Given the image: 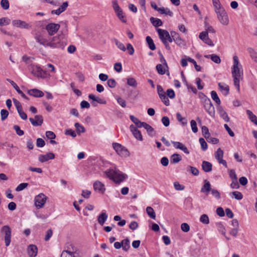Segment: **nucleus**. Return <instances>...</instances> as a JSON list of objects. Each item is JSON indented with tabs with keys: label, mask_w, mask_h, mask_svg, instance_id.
<instances>
[{
	"label": "nucleus",
	"mask_w": 257,
	"mask_h": 257,
	"mask_svg": "<svg viewBox=\"0 0 257 257\" xmlns=\"http://www.w3.org/2000/svg\"><path fill=\"white\" fill-rule=\"evenodd\" d=\"M201 145V149L203 151H205L207 149V144L203 138H200L199 140Z\"/></svg>",
	"instance_id": "nucleus-52"
},
{
	"label": "nucleus",
	"mask_w": 257,
	"mask_h": 257,
	"mask_svg": "<svg viewBox=\"0 0 257 257\" xmlns=\"http://www.w3.org/2000/svg\"><path fill=\"white\" fill-rule=\"evenodd\" d=\"M130 128L133 136L136 139L141 141L143 140V137L141 132L135 125L133 124L131 125Z\"/></svg>",
	"instance_id": "nucleus-14"
},
{
	"label": "nucleus",
	"mask_w": 257,
	"mask_h": 257,
	"mask_svg": "<svg viewBox=\"0 0 257 257\" xmlns=\"http://www.w3.org/2000/svg\"><path fill=\"white\" fill-rule=\"evenodd\" d=\"M150 21L152 25L156 27L161 26L163 24L162 21L158 18H154L153 17H151L150 18Z\"/></svg>",
	"instance_id": "nucleus-34"
},
{
	"label": "nucleus",
	"mask_w": 257,
	"mask_h": 257,
	"mask_svg": "<svg viewBox=\"0 0 257 257\" xmlns=\"http://www.w3.org/2000/svg\"><path fill=\"white\" fill-rule=\"evenodd\" d=\"M46 136L47 138L53 140L56 138L55 134L52 131H47L46 132Z\"/></svg>",
	"instance_id": "nucleus-64"
},
{
	"label": "nucleus",
	"mask_w": 257,
	"mask_h": 257,
	"mask_svg": "<svg viewBox=\"0 0 257 257\" xmlns=\"http://www.w3.org/2000/svg\"><path fill=\"white\" fill-rule=\"evenodd\" d=\"M233 65L231 68V73L233 78L234 85L239 91V81L242 79L243 72L242 70V66L239 63L237 56H234L233 57Z\"/></svg>",
	"instance_id": "nucleus-1"
},
{
	"label": "nucleus",
	"mask_w": 257,
	"mask_h": 257,
	"mask_svg": "<svg viewBox=\"0 0 257 257\" xmlns=\"http://www.w3.org/2000/svg\"><path fill=\"white\" fill-rule=\"evenodd\" d=\"M176 117L177 120L181 122L183 125H185L187 124V122L185 118L183 117L181 114L179 112L177 113Z\"/></svg>",
	"instance_id": "nucleus-49"
},
{
	"label": "nucleus",
	"mask_w": 257,
	"mask_h": 257,
	"mask_svg": "<svg viewBox=\"0 0 257 257\" xmlns=\"http://www.w3.org/2000/svg\"><path fill=\"white\" fill-rule=\"evenodd\" d=\"M166 67L163 65L159 64L156 66V70L158 73L160 75H164L165 74L166 71Z\"/></svg>",
	"instance_id": "nucleus-37"
},
{
	"label": "nucleus",
	"mask_w": 257,
	"mask_h": 257,
	"mask_svg": "<svg viewBox=\"0 0 257 257\" xmlns=\"http://www.w3.org/2000/svg\"><path fill=\"white\" fill-rule=\"evenodd\" d=\"M158 12H159L161 14L169 15L170 17L173 16V13L168 8H164L163 7L160 8V9L158 10Z\"/></svg>",
	"instance_id": "nucleus-35"
},
{
	"label": "nucleus",
	"mask_w": 257,
	"mask_h": 257,
	"mask_svg": "<svg viewBox=\"0 0 257 257\" xmlns=\"http://www.w3.org/2000/svg\"><path fill=\"white\" fill-rule=\"evenodd\" d=\"M190 123L192 131L194 133H197L198 131V128L197 127V123L196 121L194 120H192L190 122Z\"/></svg>",
	"instance_id": "nucleus-63"
},
{
	"label": "nucleus",
	"mask_w": 257,
	"mask_h": 257,
	"mask_svg": "<svg viewBox=\"0 0 257 257\" xmlns=\"http://www.w3.org/2000/svg\"><path fill=\"white\" fill-rule=\"evenodd\" d=\"M29 120L33 126H41L43 123V118L41 115H36L35 118L32 117L29 118Z\"/></svg>",
	"instance_id": "nucleus-13"
},
{
	"label": "nucleus",
	"mask_w": 257,
	"mask_h": 257,
	"mask_svg": "<svg viewBox=\"0 0 257 257\" xmlns=\"http://www.w3.org/2000/svg\"><path fill=\"white\" fill-rule=\"evenodd\" d=\"M127 84L129 86L136 87L137 86L138 83L134 78L130 77L127 78Z\"/></svg>",
	"instance_id": "nucleus-41"
},
{
	"label": "nucleus",
	"mask_w": 257,
	"mask_h": 257,
	"mask_svg": "<svg viewBox=\"0 0 257 257\" xmlns=\"http://www.w3.org/2000/svg\"><path fill=\"white\" fill-rule=\"evenodd\" d=\"M55 158V154L53 153H48L45 155H40L39 156L38 160L41 163L48 161L49 160L54 159Z\"/></svg>",
	"instance_id": "nucleus-16"
},
{
	"label": "nucleus",
	"mask_w": 257,
	"mask_h": 257,
	"mask_svg": "<svg viewBox=\"0 0 257 257\" xmlns=\"http://www.w3.org/2000/svg\"><path fill=\"white\" fill-rule=\"evenodd\" d=\"M202 102L203 103L205 109L208 114L211 116H214L215 114V109L210 99L209 98H205V100H204Z\"/></svg>",
	"instance_id": "nucleus-8"
},
{
	"label": "nucleus",
	"mask_w": 257,
	"mask_h": 257,
	"mask_svg": "<svg viewBox=\"0 0 257 257\" xmlns=\"http://www.w3.org/2000/svg\"><path fill=\"white\" fill-rule=\"evenodd\" d=\"M28 253L30 257H35L38 253V248L34 244H30L28 247Z\"/></svg>",
	"instance_id": "nucleus-17"
},
{
	"label": "nucleus",
	"mask_w": 257,
	"mask_h": 257,
	"mask_svg": "<svg viewBox=\"0 0 257 257\" xmlns=\"http://www.w3.org/2000/svg\"><path fill=\"white\" fill-rule=\"evenodd\" d=\"M63 251H65L71 254H78L76 247L72 243H68L66 245V249Z\"/></svg>",
	"instance_id": "nucleus-23"
},
{
	"label": "nucleus",
	"mask_w": 257,
	"mask_h": 257,
	"mask_svg": "<svg viewBox=\"0 0 257 257\" xmlns=\"http://www.w3.org/2000/svg\"><path fill=\"white\" fill-rule=\"evenodd\" d=\"M47 197L43 193L36 196L35 198V204L37 208H42L46 203Z\"/></svg>",
	"instance_id": "nucleus-9"
},
{
	"label": "nucleus",
	"mask_w": 257,
	"mask_h": 257,
	"mask_svg": "<svg viewBox=\"0 0 257 257\" xmlns=\"http://www.w3.org/2000/svg\"><path fill=\"white\" fill-rule=\"evenodd\" d=\"M35 39L36 41L39 43L40 45H43L45 47H50V40H48L45 38L41 35H37L35 37Z\"/></svg>",
	"instance_id": "nucleus-15"
},
{
	"label": "nucleus",
	"mask_w": 257,
	"mask_h": 257,
	"mask_svg": "<svg viewBox=\"0 0 257 257\" xmlns=\"http://www.w3.org/2000/svg\"><path fill=\"white\" fill-rule=\"evenodd\" d=\"M218 85L220 90L222 92V93L225 96L227 95L229 91V86L224 83L220 82L218 83Z\"/></svg>",
	"instance_id": "nucleus-22"
},
{
	"label": "nucleus",
	"mask_w": 257,
	"mask_h": 257,
	"mask_svg": "<svg viewBox=\"0 0 257 257\" xmlns=\"http://www.w3.org/2000/svg\"><path fill=\"white\" fill-rule=\"evenodd\" d=\"M61 257H79L78 254H71L65 251H62Z\"/></svg>",
	"instance_id": "nucleus-57"
},
{
	"label": "nucleus",
	"mask_w": 257,
	"mask_h": 257,
	"mask_svg": "<svg viewBox=\"0 0 257 257\" xmlns=\"http://www.w3.org/2000/svg\"><path fill=\"white\" fill-rule=\"evenodd\" d=\"M174 147L176 149H180L182 150L184 153L186 154H189L190 153L187 147H186L182 143L179 142H171Z\"/></svg>",
	"instance_id": "nucleus-18"
},
{
	"label": "nucleus",
	"mask_w": 257,
	"mask_h": 257,
	"mask_svg": "<svg viewBox=\"0 0 257 257\" xmlns=\"http://www.w3.org/2000/svg\"><path fill=\"white\" fill-rule=\"evenodd\" d=\"M107 83L108 86L110 88H114L116 84V82L114 79H108Z\"/></svg>",
	"instance_id": "nucleus-59"
},
{
	"label": "nucleus",
	"mask_w": 257,
	"mask_h": 257,
	"mask_svg": "<svg viewBox=\"0 0 257 257\" xmlns=\"http://www.w3.org/2000/svg\"><path fill=\"white\" fill-rule=\"evenodd\" d=\"M11 23V20L8 18H2L0 19V26L8 25Z\"/></svg>",
	"instance_id": "nucleus-50"
},
{
	"label": "nucleus",
	"mask_w": 257,
	"mask_h": 257,
	"mask_svg": "<svg viewBox=\"0 0 257 257\" xmlns=\"http://www.w3.org/2000/svg\"><path fill=\"white\" fill-rule=\"evenodd\" d=\"M202 168L204 172H209L212 171V165L210 162L204 161L202 162Z\"/></svg>",
	"instance_id": "nucleus-26"
},
{
	"label": "nucleus",
	"mask_w": 257,
	"mask_h": 257,
	"mask_svg": "<svg viewBox=\"0 0 257 257\" xmlns=\"http://www.w3.org/2000/svg\"><path fill=\"white\" fill-rule=\"evenodd\" d=\"M77 133H84L85 131V128L81 125L79 123L76 122L74 124Z\"/></svg>",
	"instance_id": "nucleus-48"
},
{
	"label": "nucleus",
	"mask_w": 257,
	"mask_h": 257,
	"mask_svg": "<svg viewBox=\"0 0 257 257\" xmlns=\"http://www.w3.org/2000/svg\"><path fill=\"white\" fill-rule=\"evenodd\" d=\"M246 112L247 115H248V118L249 120L255 125H257V117L255 115H254L251 111L250 110H246Z\"/></svg>",
	"instance_id": "nucleus-28"
},
{
	"label": "nucleus",
	"mask_w": 257,
	"mask_h": 257,
	"mask_svg": "<svg viewBox=\"0 0 257 257\" xmlns=\"http://www.w3.org/2000/svg\"><path fill=\"white\" fill-rule=\"evenodd\" d=\"M219 21L223 25H227L229 20L226 12L224 8L215 11Z\"/></svg>",
	"instance_id": "nucleus-6"
},
{
	"label": "nucleus",
	"mask_w": 257,
	"mask_h": 257,
	"mask_svg": "<svg viewBox=\"0 0 257 257\" xmlns=\"http://www.w3.org/2000/svg\"><path fill=\"white\" fill-rule=\"evenodd\" d=\"M204 57L208 59H211L213 62L216 64H219L221 62L220 57L216 54L206 55Z\"/></svg>",
	"instance_id": "nucleus-30"
},
{
	"label": "nucleus",
	"mask_w": 257,
	"mask_h": 257,
	"mask_svg": "<svg viewBox=\"0 0 257 257\" xmlns=\"http://www.w3.org/2000/svg\"><path fill=\"white\" fill-rule=\"evenodd\" d=\"M36 145L38 147H43L45 145V142L42 139L38 138L36 141Z\"/></svg>",
	"instance_id": "nucleus-62"
},
{
	"label": "nucleus",
	"mask_w": 257,
	"mask_h": 257,
	"mask_svg": "<svg viewBox=\"0 0 257 257\" xmlns=\"http://www.w3.org/2000/svg\"><path fill=\"white\" fill-rule=\"evenodd\" d=\"M187 60L189 62L193 63L194 65L195 68L197 71H201V67L199 65H198L197 64L196 62L192 58L190 57H187Z\"/></svg>",
	"instance_id": "nucleus-47"
},
{
	"label": "nucleus",
	"mask_w": 257,
	"mask_h": 257,
	"mask_svg": "<svg viewBox=\"0 0 257 257\" xmlns=\"http://www.w3.org/2000/svg\"><path fill=\"white\" fill-rule=\"evenodd\" d=\"M200 221L204 224H208L209 223V219L207 215L203 214L200 217Z\"/></svg>",
	"instance_id": "nucleus-46"
},
{
	"label": "nucleus",
	"mask_w": 257,
	"mask_h": 257,
	"mask_svg": "<svg viewBox=\"0 0 257 257\" xmlns=\"http://www.w3.org/2000/svg\"><path fill=\"white\" fill-rule=\"evenodd\" d=\"M104 174L115 183L119 184L123 182L127 177V175L122 173L117 169H109L104 172Z\"/></svg>",
	"instance_id": "nucleus-2"
},
{
	"label": "nucleus",
	"mask_w": 257,
	"mask_h": 257,
	"mask_svg": "<svg viewBox=\"0 0 257 257\" xmlns=\"http://www.w3.org/2000/svg\"><path fill=\"white\" fill-rule=\"evenodd\" d=\"M1 5L4 10H8L9 8V2L8 0H2Z\"/></svg>",
	"instance_id": "nucleus-56"
},
{
	"label": "nucleus",
	"mask_w": 257,
	"mask_h": 257,
	"mask_svg": "<svg viewBox=\"0 0 257 257\" xmlns=\"http://www.w3.org/2000/svg\"><path fill=\"white\" fill-rule=\"evenodd\" d=\"M130 119L138 127H142L144 126L145 122H141L138 118L133 115L130 116Z\"/></svg>",
	"instance_id": "nucleus-29"
},
{
	"label": "nucleus",
	"mask_w": 257,
	"mask_h": 257,
	"mask_svg": "<svg viewBox=\"0 0 257 257\" xmlns=\"http://www.w3.org/2000/svg\"><path fill=\"white\" fill-rule=\"evenodd\" d=\"M182 230L185 232H187L190 230V226L188 224L186 223H183L181 225Z\"/></svg>",
	"instance_id": "nucleus-61"
},
{
	"label": "nucleus",
	"mask_w": 257,
	"mask_h": 257,
	"mask_svg": "<svg viewBox=\"0 0 257 257\" xmlns=\"http://www.w3.org/2000/svg\"><path fill=\"white\" fill-rule=\"evenodd\" d=\"M146 212L148 216L152 219H155L156 213L152 207L148 206L146 208Z\"/></svg>",
	"instance_id": "nucleus-36"
},
{
	"label": "nucleus",
	"mask_w": 257,
	"mask_h": 257,
	"mask_svg": "<svg viewBox=\"0 0 257 257\" xmlns=\"http://www.w3.org/2000/svg\"><path fill=\"white\" fill-rule=\"evenodd\" d=\"M112 146L117 154L123 157H127L130 156V153L127 149L120 144L113 143Z\"/></svg>",
	"instance_id": "nucleus-4"
},
{
	"label": "nucleus",
	"mask_w": 257,
	"mask_h": 257,
	"mask_svg": "<svg viewBox=\"0 0 257 257\" xmlns=\"http://www.w3.org/2000/svg\"><path fill=\"white\" fill-rule=\"evenodd\" d=\"M122 249L127 251L130 247V240L128 238H126L122 240Z\"/></svg>",
	"instance_id": "nucleus-39"
},
{
	"label": "nucleus",
	"mask_w": 257,
	"mask_h": 257,
	"mask_svg": "<svg viewBox=\"0 0 257 257\" xmlns=\"http://www.w3.org/2000/svg\"><path fill=\"white\" fill-rule=\"evenodd\" d=\"M7 81L12 84L17 92L21 95L23 98L26 99H28V97L20 89L19 87L15 82L9 79H7Z\"/></svg>",
	"instance_id": "nucleus-20"
},
{
	"label": "nucleus",
	"mask_w": 257,
	"mask_h": 257,
	"mask_svg": "<svg viewBox=\"0 0 257 257\" xmlns=\"http://www.w3.org/2000/svg\"><path fill=\"white\" fill-rule=\"evenodd\" d=\"M166 106L170 105V101L166 94L159 97Z\"/></svg>",
	"instance_id": "nucleus-53"
},
{
	"label": "nucleus",
	"mask_w": 257,
	"mask_h": 257,
	"mask_svg": "<svg viewBox=\"0 0 257 257\" xmlns=\"http://www.w3.org/2000/svg\"><path fill=\"white\" fill-rule=\"evenodd\" d=\"M28 93L35 97H41L44 95V93L42 91L36 88L29 90Z\"/></svg>",
	"instance_id": "nucleus-21"
},
{
	"label": "nucleus",
	"mask_w": 257,
	"mask_h": 257,
	"mask_svg": "<svg viewBox=\"0 0 257 257\" xmlns=\"http://www.w3.org/2000/svg\"><path fill=\"white\" fill-rule=\"evenodd\" d=\"M211 185L208 181L205 180L204 185L201 189V192L208 194L211 191Z\"/></svg>",
	"instance_id": "nucleus-24"
},
{
	"label": "nucleus",
	"mask_w": 257,
	"mask_h": 257,
	"mask_svg": "<svg viewBox=\"0 0 257 257\" xmlns=\"http://www.w3.org/2000/svg\"><path fill=\"white\" fill-rule=\"evenodd\" d=\"M107 215L105 212H101L97 217V221L99 224L103 225L107 219Z\"/></svg>",
	"instance_id": "nucleus-25"
},
{
	"label": "nucleus",
	"mask_w": 257,
	"mask_h": 257,
	"mask_svg": "<svg viewBox=\"0 0 257 257\" xmlns=\"http://www.w3.org/2000/svg\"><path fill=\"white\" fill-rule=\"evenodd\" d=\"M187 171L191 172L194 176H198L199 173V170L196 168L191 166H188Z\"/></svg>",
	"instance_id": "nucleus-43"
},
{
	"label": "nucleus",
	"mask_w": 257,
	"mask_h": 257,
	"mask_svg": "<svg viewBox=\"0 0 257 257\" xmlns=\"http://www.w3.org/2000/svg\"><path fill=\"white\" fill-rule=\"evenodd\" d=\"M230 196L234 197L237 200H241L243 198L241 193L238 191H234L230 193Z\"/></svg>",
	"instance_id": "nucleus-42"
},
{
	"label": "nucleus",
	"mask_w": 257,
	"mask_h": 257,
	"mask_svg": "<svg viewBox=\"0 0 257 257\" xmlns=\"http://www.w3.org/2000/svg\"><path fill=\"white\" fill-rule=\"evenodd\" d=\"M1 233H4L5 237V243L6 246L10 245L11 241L12 230L8 225L3 226L1 229Z\"/></svg>",
	"instance_id": "nucleus-5"
},
{
	"label": "nucleus",
	"mask_w": 257,
	"mask_h": 257,
	"mask_svg": "<svg viewBox=\"0 0 257 257\" xmlns=\"http://www.w3.org/2000/svg\"><path fill=\"white\" fill-rule=\"evenodd\" d=\"M212 4L215 12L223 8L219 0H212Z\"/></svg>",
	"instance_id": "nucleus-40"
},
{
	"label": "nucleus",
	"mask_w": 257,
	"mask_h": 257,
	"mask_svg": "<svg viewBox=\"0 0 257 257\" xmlns=\"http://www.w3.org/2000/svg\"><path fill=\"white\" fill-rule=\"evenodd\" d=\"M206 139L208 143H211L212 144H216L219 142L218 139L211 137L210 135L207 136V137H206Z\"/></svg>",
	"instance_id": "nucleus-51"
},
{
	"label": "nucleus",
	"mask_w": 257,
	"mask_h": 257,
	"mask_svg": "<svg viewBox=\"0 0 257 257\" xmlns=\"http://www.w3.org/2000/svg\"><path fill=\"white\" fill-rule=\"evenodd\" d=\"M162 122L164 125L167 127L170 124V119L168 116H163L161 119Z\"/></svg>",
	"instance_id": "nucleus-60"
},
{
	"label": "nucleus",
	"mask_w": 257,
	"mask_h": 257,
	"mask_svg": "<svg viewBox=\"0 0 257 257\" xmlns=\"http://www.w3.org/2000/svg\"><path fill=\"white\" fill-rule=\"evenodd\" d=\"M30 70L31 73L37 77L46 78L48 74L46 71L38 65H31L30 66Z\"/></svg>",
	"instance_id": "nucleus-3"
},
{
	"label": "nucleus",
	"mask_w": 257,
	"mask_h": 257,
	"mask_svg": "<svg viewBox=\"0 0 257 257\" xmlns=\"http://www.w3.org/2000/svg\"><path fill=\"white\" fill-rule=\"evenodd\" d=\"M93 188L96 191H98L103 193L105 190L104 185L100 181H96L93 184Z\"/></svg>",
	"instance_id": "nucleus-19"
},
{
	"label": "nucleus",
	"mask_w": 257,
	"mask_h": 257,
	"mask_svg": "<svg viewBox=\"0 0 257 257\" xmlns=\"http://www.w3.org/2000/svg\"><path fill=\"white\" fill-rule=\"evenodd\" d=\"M143 127L146 130L148 135L150 136L153 137L156 135V132L154 131V129L149 124L145 122V123L144 124V126Z\"/></svg>",
	"instance_id": "nucleus-27"
},
{
	"label": "nucleus",
	"mask_w": 257,
	"mask_h": 257,
	"mask_svg": "<svg viewBox=\"0 0 257 257\" xmlns=\"http://www.w3.org/2000/svg\"><path fill=\"white\" fill-rule=\"evenodd\" d=\"M50 47L52 48H63L64 46L63 42L60 40L59 36H56L50 39Z\"/></svg>",
	"instance_id": "nucleus-7"
},
{
	"label": "nucleus",
	"mask_w": 257,
	"mask_h": 257,
	"mask_svg": "<svg viewBox=\"0 0 257 257\" xmlns=\"http://www.w3.org/2000/svg\"><path fill=\"white\" fill-rule=\"evenodd\" d=\"M170 34L173 38V41L178 46L180 47H183L186 45L185 41L181 39L178 33L175 31H171Z\"/></svg>",
	"instance_id": "nucleus-11"
},
{
	"label": "nucleus",
	"mask_w": 257,
	"mask_h": 257,
	"mask_svg": "<svg viewBox=\"0 0 257 257\" xmlns=\"http://www.w3.org/2000/svg\"><path fill=\"white\" fill-rule=\"evenodd\" d=\"M159 38L161 40L162 42L164 41H167V37L166 36V32H168L167 30H162L161 29H158L157 30Z\"/></svg>",
	"instance_id": "nucleus-31"
},
{
	"label": "nucleus",
	"mask_w": 257,
	"mask_h": 257,
	"mask_svg": "<svg viewBox=\"0 0 257 257\" xmlns=\"http://www.w3.org/2000/svg\"><path fill=\"white\" fill-rule=\"evenodd\" d=\"M60 27V25L59 24L51 23L46 26L45 29L49 35L53 36L58 31Z\"/></svg>",
	"instance_id": "nucleus-10"
},
{
	"label": "nucleus",
	"mask_w": 257,
	"mask_h": 257,
	"mask_svg": "<svg viewBox=\"0 0 257 257\" xmlns=\"http://www.w3.org/2000/svg\"><path fill=\"white\" fill-rule=\"evenodd\" d=\"M14 129L15 130L17 134L19 136H23L24 134V132L23 130H21L20 126L17 125H15L13 127Z\"/></svg>",
	"instance_id": "nucleus-54"
},
{
	"label": "nucleus",
	"mask_w": 257,
	"mask_h": 257,
	"mask_svg": "<svg viewBox=\"0 0 257 257\" xmlns=\"http://www.w3.org/2000/svg\"><path fill=\"white\" fill-rule=\"evenodd\" d=\"M28 186V183H22L19 184L16 188L17 191H20L25 189Z\"/></svg>",
	"instance_id": "nucleus-55"
},
{
	"label": "nucleus",
	"mask_w": 257,
	"mask_h": 257,
	"mask_svg": "<svg viewBox=\"0 0 257 257\" xmlns=\"http://www.w3.org/2000/svg\"><path fill=\"white\" fill-rule=\"evenodd\" d=\"M211 96L212 99L217 103L218 105H220L221 101L220 100L218 96V95L216 91L213 90L211 92Z\"/></svg>",
	"instance_id": "nucleus-38"
},
{
	"label": "nucleus",
	"mask_w": 257,
	"mask_h": 257,
	"mask_svg": "<svg viewBox=\"0 0 257 257\" xmlns=\"http://www.w3.org/2000/svg\"><path fill=\"white\" fill-rule=\"evenodd\" d=\"M182 160L181 156L178 154H173L170 158V162L171 164H177Z\"/></svg>",
	"instance_id": "nucleus-32"
},
{
	"label": "nucleus",
	"mask_w": 257,
	"mask_h": 257,
	"mask_svg": "<svg viewBox=\"0 0 257 257\" xmlns=\"http://www.w3.org/2000/svg\"><path fill=\"white\" fill-rule=\"evenodd\" d=\"M1 115L2 120H4L8 117L9 112L6 109H2L1 111Z\"/></svg>",
	"instance_id": "nucleus-58"
},
{
	"label": "nucleus",
	"mask_w": 257,
	"mask_h": 257,
	"mask_svg": "<svg viewBox=\"0 0 257 257\" xmlns=\"http://www.w3.org/2000/svg\"><path fill=\"white\" fill-rule=\"evenodd\" d=\"M223 151L220 148L218 149L215 154V157L217 161H218L220 159H222L223 158Z\"/></svg>",
	"instance_id": "nucleus-45"
},
{
	"label": "nucleus",
	"mask_w": 257,
	"mask_h": 257,
	"mask_svg": "<svg viewBox=\"0 0 257 257\" xmlns=\"http://www.w3.org/2000/svg\"><path fill=\"white\" fill-rule=\"evenodd\" d=\"M13 26L22 29H29L31 28L30 25L25 21L21 20H14L12 21Z\"/></svg>",
	"instance_id": "nucleus-12"
},
{
	"label": "nucleus",
	"mask_w": 257,
	"mask_h": 257,
	"mask_svg": "<svg viewBox=\"0 0 257 257\" xmlns=\"http://www.w3.org/2000/svg\"><path fill=\"white\" fill-rule=\"evenodd\" d=\"M113 41L118 49L122 51H125L126 50V48L123 44L118 41L115 38L113 39Z\"/></svg>",
	"instance_id": "nucleus-44"
},
{
	"label": "nucleus",
	"mask_w": 257,
	"mask_h": 257,
	"mask_svg": "<svg viewBox=\"0 0 257 257\" xmlns=\"http://www.w3.org/2000/svg\"><path fill=\"white\" fill-rule=\"evenodd\" d=\"M146 41L148 44V45L149 48L151 50H155L156 49V46L154 43L153 39L150 36H147L146 37Z\"/></svg>",
	"instance_id": "nucleus-33"
}]
</instances>
